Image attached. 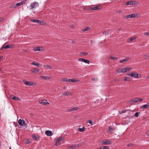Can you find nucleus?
Segmentation results:
<instances>
[{"label": "nucleus", "instance_id": "obj_17", "mask_svg": "<svg viewBox=\"0 0 149 149\" xmlns=\"http://www.w3.org/2000/svg\"><path fill=\"white\" fill-rule=\"evenodd\" d=\"M45 134L48 136H50L52 135V133L50 131L47 130L45 132Z\"/></svg>", "mask_w": 149, "mask_h": 149}, {"label": "nucleus", "instance_id": "obj_27", "mask_svg": "<svg viewBox=\"0 0 149 149\" xmlns=\"http://www.w3.org/2000/svg\"><path fill=\"white\" fill-rule=\"evenodd\" d=\"M71 95V93H69L68 92H65L63 94V95L64 96H68Z\"/></svg>", "mask_w": 149, "mask_h": 149}, {"label": "nucleus", "instance_id": "obj_36", "mask_svg": "<svg viewBox=\"0 0 149 149\" xmlns=\"http://www.w3.org/2000/svg\"><path fill=\"white\" fill-rule=\"evenodd\" d=\"M122 73H124L126 72L125 68H121Z\"/></svg>", "mask_w": 149, "mask_h": 149}, {"label": "nucleus", "instance_id": "obj_46", "mask_svg": "<svg viewBox=\"0 0 149 149\" xmlns=\"http://www.w3.org/2000/svg\"><path fill=\"white\" fill-rule=\"evenodd\" d=\"M80 54H83L84 55H87L88 54V53L87 52H81V53Z\"/></svg>", "mask_w": 149, "mask_h": 149}, {"label": "nucleus", "instance_id": "obj_6", "mask_svg": "<svg viewBox=\"0 0 149 149\" xmlns=\"http://www.w3.org/2000/svg\"><path fill=\"white\" fill-rule=\"evenodd\" d=\"M78 60L79 61H81L82 62H84L85 63H87L88 64H89L90 63V61L89 60L85 59H84L79 58Z\"/></svg>", "mask_w": 149, "mask_h": 149}, {"label": "nucleus", "instance_id": "obj_62", "mask_svg": "<svg viewBox=\"0 0 149 149\" xmlns=\"http://www.w3.org/2000/svg\"><path fill=\"white\" fill-rule=\"evenodd\" d=\"M1 20H0V22H1Z\"/></svg>", "mask_w": 149, "mask_h": 149}, {"label": "nucleus", "instance_id": "obj_43", "mask_svg": "<svg viewBox=\"0 0 149 149\" xmlns=\"http://www.w3.org/2000/svg\"><path fill=\"white\" fill-rule=\"evenodd\" d=\"M117 72L118 73L122 72L121 68H119L118 69Z\"/></svg>", "mask_w": 149, "mask_h": 149}, {"label": "nucleus", "instance_id": "obj_42", "mask_svg": "<svg viewBox=\"0 0 149 149\" xmlns=\"http://www.w3.org/2000/svg\"><path fill=\"white\" fill-rule=\"evenodd\" d=\"M139 112H136L134 114V116L136 117H137L139 115Z\"/></svg>", "mask_w": 149, "mask_h": 149}, {"label": "nucleus", "instance_id": "obj_57", "mask_svg": "<svg viewBox=\"0 0 149 149\" xmlns=\"http://www.w3.org/2000/svg\"><path fill=\"white\" fill-rule=\"evenodd\" d=\"M131 145H132V144L131 143H129L127 145L128 146H131Z\"/></svg>", "mask_w": 149, "mask_h": 149}, {"label": "nucleus", "instance_id": "obj_8", "mask_svg": "<svg viewBox=\"0 0 149 149\" xmlns=\"http://www.w3.org/2000/svg\"><path fill=\"white\" fill-rule=\"evenodd\" d=\"M26 1V0H24L16 4L15 5L16 8H17L18 6H20L23 4H24L25 3Z\"/></svg>", "mask_w": 149, "mask_h": 149}, {"label": "nucleus", "instance_id": "obj_41", "mask_svg": "<svg viewBox=\"0 0 149 149\" xmlns=\"http://www.w3.org/2000/svg\"><path fill=\"white\" fill-rule=\"evenodd\" d=\"M109 30L105 31L103 33V34L105 35L109 33Z\"/></svg>", "mask_w": 149, "mask_h": 149}, {"label": "nucleus", "instance_id": "obj_21", "mask_svg": "<svg viewBox=\"0 0 149 149\" xmlns=\"http://www.w3.org/2000/svg\"><path fill=\"white\" fill-rule=\"evenodd\" d=\"M33 50L35 52H36L38 51H40V49L39 47H35L33 49Z\"/></svg>", "mask_w": 149, "mask_h": 149}, {"label": "nucleus", "instance_id": "obj_9", "mask_svg": "<svg viewBox=\"0 0 149 149\" xmlns=\"http://www.w3.org/2000/svg\"><path fill=\"white\" fill-rule=\"evenodd\" d=\"M79 146L78 144H74L72 146H68V148L70 149H75L78 148Z\"/></svg>", "mask_w": 149, "mask_h": 149}, {"label": "nucleus", "instance_id": "obj_55", "mask_svg": "<svg viewBox=\"0 0 149 149\" xmlns=\"http://www.w3.org/2000/svg\"><path fill=\"white\" fill-rule=\"evenodd\" d=\"M67 111H68V112H70V111H72V108L71 109H68Z\"/></svg>", "mask_w": 149, "mask_h": 149}, {"label": "nucleus", "instance_id": "obj_23", "mask_svg": "<svg viewBox=\"0 0 149 149\" xmlns=\"http://www.w3.org/2000/svg\"><path fill=\"white\" fill-rule=\"evenodd\" d=\"M133 4V1H130L128 2H127L126 3V4L127 5H132Z\"/></svg>", "mask_w": 149, "mask_h": 149}, {"label": "nucleus", "instance_id": "obj_32", "mask_svg": "<svg viewBox=\"0 0 149 149\" xmlns=\"http://www.w3.org/2000/svg\"><path fill=\"white\" fill-rule=\"evenodd\" d=\"M110 58L112 60H117L118 59V58L117 57H114V56H111L110 57Z\"/></svg>", "mask_w": 149, "mask_h": 149}, {"label": "nucleus", "instance_id": "obj_40", "mask_svg": "<svg viewBox=\"0 0 149 149\" xmlns=\"http://www.w3.org/2000/svg\"><path fill=\"white\" fill-rule=\"evenodd\" d=\"M37 20L36 19H31V21L34 23H36Z\"/></svg>", "mask_w": 149, "mask_h": 149}, {"label": "nucleus", "instance_id": "obj_24", "mask_svg": "<svg viewBox=\"0 0 149 149\" xmlns=\"http://www.w3.org/2000/svg\"><path fill=\"white\" fill-rule=\"evenodd\" d=\"M85 128L83 127V128L79 127L78 129V130L80 132H82L84 131Z\"/></svg>", "mask_w": 149, "mask_h": 149}, {"label": "nucleus", "instance_id": "obj_52", "mask_svg": "<svg viewBox=\"0 0 149 149\" xmlns=\"http://www.w3.org/2000/svg\"><path fill=\"white\" fill-rule=\"evenodd\" d=\"M131 73H127V75L128 76H131Z\"/></svg>", "mask_w": 149, "mask_h": 149}, {"label": "nucleus", "instance_id": "obj_58", "mask_svg": "<svg viewBox=\"0 0 149 149\" xmlns=\"http://www.w3.org/2000/svg\"><path fill=\"white\" fill-rule=\"evenodd\" d=\"M126 112V110H123V111H122V113H124L125 112Z\"/></svg>", "mask_w": 149, "mask_h": 149}, {"label": "nucleus", "instance_id": "obj_29", "mask_svg": "<svg viewBox=\"0 0 149 149\" xmlns=\"http://www.w3.org/2000/svg\"><path fill=\"white\" fill-rule=\"evenodd\" d=\"M40 70L38 69H35L34 70L32 71V72L33 73H36L39 72Z\"/></svg>", "mask_w": 149, "mask_h": 149}, {"label": "nucleus", "instance_id": "obj_53", "mask_svg": "<svg viewBox=\"0 0 149 149\" xmlns=\"http://www.w3.org/2000/svg\"><path fill=\"white\" fill-rule=\"evenodd\" d=\"M114 81L116 82H118L119 81V80L118 79H116L114 80Z\"/></svg>", "mask_w": 149, "mask_h": 149}, {"label": "nucleus", "instance_id": "obj_39", "mask_svg": "<svg viewBox=\"0 0 149 149\" xmlns=\"http://www.w3.org/2000/svg\"><path fill=\"white\" fill-rule=\"evenodd\" d=\"M138 5V3L136 1H133L132 5H134L136 6H137Z\"/></svg>", "mask_w": 149, "mask_h": 149}, {"label": "nucleus", "instance_id": "obj_16", "mask_svg": "<svg viewBox=\"0 0 149 149\" xmlns=\"http://www.w3.org/2000/svg\"><path fill=\"white\" fill-rule=\"evenodd\" d=\"M70 79H68L67 78H64L61 79L60 81L63 82H70Z\"/></svg>", "mask_w": 149, "mask_h": 149}, {"label": "nucleus", "instance_id": "obj_47", "mask_svg": "<svg viewBox=\"0 0 149 149\" xmlns=\"http://www.w3.org/2000/svg\"><path fill=\"white\" fill-rule=\"evenodd\" d=\"M112 127L111 126L109 127L108 129V131H110L111 130H112Z\"/></svg>", "mask_w": 149, "mask_h": 149}, {"label": "nucleus", "instance_id": "obj_19", "mask_svg": "<svg viewBox=\"0 0 149 149\" xmlns=\"http://www.w3.org/2000/svg\"><path fill=\"white\" fill-rule=\"evenodd\" d=\"M32 137L33 139L35 140H38V135H35V134H33L32 136Z\"/></svg>", "mask_w": 149, "mask_h": 149}, {"label": "nucleus", "instance_id": "obj_61", "mask_svg": "<svg viewBox=\"0 0 149 149\" xmlns=\"http://www.w3.org/2000/svg\"><path fill=\"white\" fill-rule=\"evenodd\" d=\"M91 43H93V41H91Z\"/></svg>", "mask_w": 149, "mask_h": 149}, {"label": "nucleus", "instance_id": "obj_30", "mask_svg": "<svg viewBox=\"0 0 149 149\" xmlns=\"http://www.w3.org/2000/svg\"><path fill=\"white\" fill-rule=\"evenodd\" d=\"M124 81H129L130 80V78L128 77H125L123 79Z\"/></svg>", "mask_w": 149, "mask_h": 149}, {"label": "nucleus", "instance_id": "obj_13", "mask_svg": "<svg viewBox=\"0 0 149 149\" xmlns=\"http://www.w3.org/2000/svg\"><path fill=\"white\" fill-rule=\"evenodd\" d=\"M148 108H149L148 103L140 107V108L143 109H145Z\"/></svg>", "mask_w": 149, "mask_h": 149}, {"label": "nucleus", "instance_id": "obj_15", "mask_svg": "<svg viewBox=\"0 0 149 149\" xmlns=\"http://www.w3.org/2000/svg\"><path fill=\"white\" fill-rule=\"evenodd\" d=\"M129 58L126 57L125 58L120 61L119 62L120 63H122L124 62H126L129 59Z\"/></svg>", "mask_w": 149, "mask_h": 149}, {"label": "nucleus", "instance_id": "obj_49", "mask_svg": "<svg viewBox=\"0 0 149 149\" xmlns=\"http://www.w3.org/2000/svg\"><path fill=\"white\" fill-rule=\"evenodd\" d=\"M30 142V141L29 140L27 139L26 140V141L25 143L26 144H29Z\"/></svg>", "mask_w": 149, "mask_h": 149}, {"label": "nucleus", "instance_id": "obj_51", "mask_svg": "<svg viewBox=\"0 0 149 149\" xmlns=\"http://www.w3.org/2000/svg\"><path fill=\"white\" fill-rule=\"evenodd\" d=\"M144 34L145 35H147V36H149V33L148 32H146L144 33Z\"/></svg>", "mask_w": 149, "mask_h": 149}, {"label": "nucleus", "instance_id": "obj_33", "mask_svg": "<svg viewBox=\"0 0 149 149\" xmlns=\"http://www.w3.org/2000/svg\"><path fill=\"white\" fill-rule=\"evenodd\" d=\"M131 102H132L133 104H134L137 102L136 98H135L134 100H131Z\"/></svg>", "mask_w": 149, "mask_h": 149}, {"label": "nucleus", "instance_id": "obj_20", "mask_svg": "<svg viewBox=\"0 0 149 149\" xmlns=\"http://www.w3.org/2000/svg\"><path fill=\"white\" fill-rule=\"evenodd\" d=\"M40 77L42 78V79H45V80H48L50 79V77H49L48 76H40Z\"/></svg>", "mask_w": 149, "mask_h": 149}, {"label": "nucleus", "instance_id": "obj_34", "mask_svg": "<svg viewBox=\"0 0 149 149\" xmlns=\"http://www.w3.org/2000/svg\"><path fill=\"white\" fill-rule=\"evenodd\" d=\"M9 7L10 8H16L15 5L14 4H12Z\"/></svg>", "mask_w": 149, "mask_h": 149}, {"label": "nucleus", "instance_id": "obj_44", "mask_svg": "<svg viewBox=\"0 0 149 149\" xmlns=\"http://www.w3.org/2000/svg\"><path fill=\"white\" fill-rule=\"evenodd\" d=\"M88 123L90 124L91 125H93V122L91 120H89L88 121Z\"/></svg>", "mask_w": 149, "mask_h": 149}, {"label": "nucleus", "instance_id": "obj_59", "mask_svg": "<svg viewBox=\"0 0 149 149\" xmlns=\"http://www.w3.org/2000/svg\"><path fill=\"white\" fill-rule=\"evenodd\" d=\"M146 79H149V75L146 77Z\"/></svg>", "mask_w": 149, "mask_h": 149}, {"label": "nucleus", "instance_id": "obj_5", "mask_svg": "<svg viewBox=\"0 0 149 149\" xmlns=\"http://www.w3.org/2000/svg\"><path fill=\"white\" fill-rule=\"evenodd\" d=\"M24 83L27 86H33L34 85V82H29L26 81L25 80L23 81Z\"/></svg>", "mask_w": 149, "mask_h": 149}, {"label": "nucleus", "instance_id": "obj_11", "mask_svg": "<svg viewBox=\"0 0 149 149\" xmlns=\"http://www.w3.org/2000/svg\"><path fill=\"white\" fill-rule=\"evenodd\" d=\"M111 143V142L108 140H105L103 141L102 142V144L103 145H108L110 144Z\"/></svg>", "mask_w": 149, "mask_h": 149}, {"label": "nucleus", "instance_id": "obj_22", "mask_svg": "<svg viewBox=\"0 0 149 149\" xmlns=\"http://www.w3.org/2000/svg\"><path fill=\"white\" fill-rule=\"evenodd\" d=\"M70 82H78L79 81V80H77L74 79H70Z\"/></svg>", "mask_w": 149, "mask_h": 149}, {"label": "nucleus", "instance_id": "obj_37", "mask_svg": "<svg viewBox=\"0 0 149 149\" xmlns=\"http://www.w3.org/2000/svg\"><path fill=\"white\" fill-rule=\"evenodd\" d=\"M90 28L88 27H87L86 28L82 30L83 31L85 32L86 31H88L89 30Z\"/></svg>", "mask_w": 149, "mask_h": 149}, {"label": "nucleus", "instance_id": "obj_1", "mask_svg": "<svg viewBox=\"0 0 149 149\" xmlns=\"http://www.w3.org/2000/svg\"><path fill=\"white\" fill-rule=\"evenodd\" d=\"M138 14L134 13L132 14L127 15L126 16H124V18H126L127 19H129L133 17H137L138 15Z\"/></svg>", "mask_w": 149, "mask_h": 149}, {"label": "nucleus", "instance_id": "obj_31", "mask_svg": "<svg viewBox=\"0 0 149 149\" xmlns=\"http://www.w3.org/2000/svg\"><path fill=\"white\" fill-rule=\"evenodd\" d=\"M2 47H3V48L5 49H9L10 48V46L8 44L6 45L5 47H3V46Z\"/></svg>", "mask_w": 149, "mask_h": 149}, {"label": "nucleus", "instance_id": "obj_2", "mask_svg": "<svg viewBox=\"0 0 149 149\" xmlns=\"http://www.w3.org/2000/svg\"><path fill=\"white\" fill-rule=\"evenodd\" d=\"M39 6V3L37 2H33L31 3L30 6V9L32 10L33 8H35Z\"/></svg>", "mask_w": 149, "mask_h": 149}, {"label": "nucleus", "instance_id": "obj_7", "mask_svg": "<svg viewBox=\"0 0 149 149\" xmlns=\"http://www.w3.org/2000/svg\"><path fill=\"white\" fill-rule=\"evenodd\" d=\"M18 123L20 125L23 126L25 125V121L24 120L19 119L18 121Z\"/></svg>", "mask_w": 149, "mask_h": 149}, {"label": "nucleus", "instance_id": "obj_60", "mask_svg": "<svg viewBox=\"0 0 149 149\" xmlns=\"http://www.w3.org/2000/svg\"><path fill=\"white\" fill-rule=\"evenodd\" d=\"M147 135L149 136V133H148L147 134Z\"/></svg>", "mask_w": 149, "mask_h": 149}, {"label": "nucleus", "instance_id": "obj_48", "mask_svg": "<svg viewBox=\"0 0 149 149\" xmlns=\"http://www.w3.org/2000/svg\"><path fill=\"white\" fill-rule=\"evenodd\" d=\"M103 149H109V148L107 146H103Z\"/></svg>", "mask_w": 149, "mask_h": 149}, {"label": "nucleus", "instance_id": "obj_56", "mask_svg": "<svg viewBox=\"0 0 149 149\" xmlns=\"http://www.w3.org/2000/svg\"><path fill=\"white\" fill-rule=\"evenodd\" d=\"M3 56H1L0 57V61H1L3 58Z\"/></svg>", "mask_w": 149, "mask_h": 149}, {"label": "nucleus", "instance_id": "obj_4", "mask_svg": "<svg viewBox=\"0 0 149 149\" xmlns=\"http://www.w3.org/2000/svg\"><path fill=\"white\" fill-rule=\"evenodd\" d=\"M64 139L63 137H59L57 139H56L55 145L58 146L60 144V142Z\"/></svg>", "mask_w": 149, "mask_h": 149}, {"label": "nucleus", "instance_id": "obj_14", "mask_svg": "<svg viewBox=\"0 0 149 149\" xmlns=\"http://www.w3.org/2000/svg\"><path fill=\"white\" fill-rule=\"evenodd\" d=\"M40 103L43 105H46L49 104V103L47 102L46 100H43L40 102Z\"/></svg>", "mask_w": 149, "mask_h": 149}, {"label": "nucleus", "instance_id": "obj_25", "mask_svg": "<svg viewBox=\"0 0 149 149\" xmlns=\"http://www.w3.org/2000/svg\"><path fill=\"white\" fill-rule=\"evenodd\" d=\"M44 66L45 69H49L51 68V67L48 65H45Z\"/></svg>", "mask_w": 149, "mask_h": 149}, {"label": "nucleus", "instance_id": "obj_10", "mask_svg": "<svg viewBox=\"0 0 149 149\" xmlns=\"http://www.w3.org/2000/svg\"><path fill=\"white\" fill-rule=\"evenodd\" d=\"M91 10H100L102 8L100 6H96L93 7L91 8Z\"/></svg>", "mask_w": 149, "mask_h": 149}, {"label": "nucleus", "instance_id": "obj_54", "mask_svg": "<svg viewBox=\"0 0 149 149\" xmlns=\"http://www.w3.org/2000/svg\"><path fill=\"white\" fill-rule=\"evenodd\" d=\"M97 80V79L96 78H93L92 79V80L93 81H96Z\"/></svg>", "mask_w": 149, "mask_h": 149}, {"label": "nucleus", "instance_id": "obj_38", "mask_svg": "<svg viewBox=\"0 0 149 149\" xmlns=\"http://www.w3.org/2000/svg\"><path fill=\"white\" fill-rule=\"evenodd\" d=\"M126 72L130 70L132 68H130L126 67L125 68Z\"/></svg>", "mask_w": 149, "mask_h": 149}, {"label": "nucleus", "instance_id": "obj_35", "mask_svg": "<svg viewBox=\"0 0 149 149\" xmlns=\"http://www.w3.org/2000/svg\"><path fill=\"white\" fill-rule=\"evenodd\" d=\"M79 108L78 107H74L72 108V111H74L77 110Z\"/></svg>", "mask_w": 149, "mask_h": 149}, {"label": "nucleus", "instance_id": "obj_3", "mask_svg": "<svg viewBox=\"0 0 149 149\" xmlns=\"http://www.w3.org/2000/svg\"><path fill=\"white\" fill-rule=\"evenodd\" d=\"M131 77H134L136 79H138L141 77V75L140 74L139 75L138 73L135 72H131Z\"/></svg>", "mask_w": 149, "mask_h": 149}, {"label": "nucleus", "instance_id": "obj_12", "mask_svg": "<svg viewBox=\"0 0 149 149\" xmlns=\"http://www.w3.org/2000/svg\"><path fill=\"white\" fill-rule=\"evenodd\" d=\"M31 65H32L36 66L38 67L41 66L42 65V64L36 62H33L30 63Z\"/></svg>", "mask_w": 149, "mask_h": 149}, {"label": "nucleus", "instance_id": "obj_18", "mask_svg": "<svg viewBox=\"0 0 149 149\" xmlns=\"http://www.w3.org/2000/svg\"><path fill=\"white\" fill-rule=\"evenodd\" d=\"M136 38H137V37H136V36H134L133 37L130 38L128 39V42H130L135 39Z\"/></svg>", "mask_w": 149, "mask_h": 149}, {"label": "nucleus", "instance_id": "obj_50", "mask_svg": "<svg viewBox=\"0 0 149 149\" xmlns=\"http://www.w3.org/2000/svg\"><path fill=\"white\" fill-rule=\"evenodd\" d=\"M145 56L146 57V59H149V54L146 55H145Z\"/></svg>", "mask_w": 149, "mask_h": 149}, {"label": "nucleus", "instance_id": "obj_28", "mask_svg": "<svg viewBox=\"0 0 149 149\" xmlns=\"http://www.w3.org/2000/svg\"><path fill=\"white\" fill-rule=\"evenodd\" d=\"M136 101L137 102H140L143 100V99L141 98H140L139 97H136Z\"/></svg>", "mask_w": 149, "mask_h": 149}, {"label": "nucleus", "instance_id": "obj_45", "mask_svg": "<svg viewBox=\"0 0 149 149\" xmlns=\"http://www.w3.org/2000/svg\"><path fill=\"white\" fill-rule=\"evenodd\" d=\"M36 23H37L38 24H41V21L40 20H37Z\"/></svg>", "mask_w": 149, "mask_h": 149}, {"label": "nucleus", "instance_id": "obj_26", "mask_svg": "<svg viewBox=\"0 0 149 149\" xmlns=\"http://www.w3.org/2000/svg\"><path fill=\"white\" fill-rule=\"evenodd\" d=\"M12 99L15 100L17 101L20 100L19 98L16 97L15 96H13V97H12Z\"/></svg>", "mask_w": 149, "mask_h": 149}]
</instances>
